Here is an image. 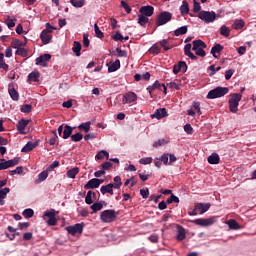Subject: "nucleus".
<instances>
[{
	"instance_id": "59",
	"label": "nucleus",
	"mask_w": 256,
	"mask_h": 256,
	"mask_svg": "<svg viewBox=\"0 0 256 256\" xmlns=\"http://www.w3.org/2000/svg\"><path fill=\"white\" fill-rule=\"evenodd\" d=\"M208 69L211 71L210 76H213L217 71H221L222 67L218 66V67L215 68V65L213 64L210 67H208Z\"/></svg>"
},
{
	"instance_id": "20",
	"label": "nucleus",
	"mask_w": 256,
	"mask_h": 256,
	"mask_svg": "<svg viewBox=\"0 0 256 256\" xmlns=\"http://www.w3.org/2000/svg\"><path fill=\"white\" fill-rule=\"evenodd\" d=\"M28 124H29V120H25V119H21V120L18 122L17 130H18V132H19L21 135H25V134H26L25 128L27 127Z\"/></svg>"
},
{
	"instance_id": "63",
	"label": "nucleus",
	"mask_w": 256,
	"mask_h": 256,
	"mask_svg": "<svg viewBox=\"0 0 256 256\" xmlns=\"http://www.w3.org/2000/svg\"><path fill=\"white\" fill-rule=\"evenodd\" d=\"M116 52H117L118 57H127V51H125V50L116 48Z\"/></svg>"
},
{
	"instance_id": "13",
	"label": "nucleus",
	"mask_w": 256,
	"mask_h": 256,
	"mask_svg": "<svg viewBox=\"0 0 256 256\" xmlns=\"http://www.w3.org/2000/svg\"><path fill=\"white\" fill-rule=\"evenodd\" d=\"M138 99V96L136 93L128 92L127 94L122 97V104H130L135 103Z\"/></svg>"
},
{
	"instance_id": "24",
	"label": "nucleus",
	"mask_w": 256,
	"mask_h": 256,
	"mask_svg": "<svg viewBox=\"0 0 256 256\" xmlns=\"http://www.w3.org/2000/svg\"><path fill=\"white\" fill-rule=\"evenodd\" d=\"M113 188H114V185L110 183L108 185L102 186L100 189V192L102 193V195H106L108 193L111 196H113L114 195Z\"/></svg>"
},
{
	"instance_id": "32",
	"label": "nucleus",
	"mask_w": 256,
	"mask_h": 256,
	"mask_svg": "<svg viewBox=\"0 0 256 256\" xmlns=\"http://www.w3.org/2000/svg\"><path fill=\"white\" fill-rule=\"evenodd\" d=\"M121 68V62L120 60H116L115 62H112L108 68V71L114 72V71H118Z\"/></svg>"
},
{
	"instance_id": "64",
	"label": "nucleus",
	"mask_w": 256,
	"mask_h": 256,
	"mask_svg": "<svg viewBox=\"0 0 256 256\" xmlns=\"http://www.w3.org/2000/svg\"><path fill=\"white\" fill-rule=\"evenodd\" d=\"M140 195H142L143 199H147L149 196V190L148 189H142L140 190Z\"/></svg>"
},
{
	"instance_id": "34",
	"label": "nucleus",
	"mask_w": 256,
	"mask_h": 256,
	"mask_svg": "<svg viewBox=\"0 0 256 256\" xmlns=\"http://www.w3.org/2000/svg\"><path fill=\"white\" fill-rule=\"evenodd\" d=\"M26 44L23 43L21 40L13 38L12 43H11V47L14 49H20L22 47H24Z\"/></svg>"
},
{
	"instance_id": "5",
	"label": "nucleus",
	"mask_w": 256,
	"mask_h": 256,
	"mask_svg": "<svg viewBox=\"0 0 256 256\" xmlns=\"http://www.w3.org/2000/svg\"><path fill=\"white\" fill-rule=\"evenodd\" d=\"M216 14L213 11H200L198 18L204 23H213L216 20Z\"/></svg>"
},
{
	"instance_id": "17",
	"label": "nucleus",
	"mask_w": 256,
	"mask_h": 256,
	"mask_svg": "<svg viewBox=\"0 0 256 256\" xmlns=\"http://www.w3.org/2000/svg\"><path fill=\"white\" fill-rule=\"evenodd\" d=\"M99 187V179L98 178H93L90 179L85 185L84 189L85 190H91V189H96Z\"/></svg>"
},
{
	"instance_id": "54",
	"label": "nucleus",
	"mask_w": 256,
	"mask_h": 256,
	"mask_svg": "<svg viewBox=\"0 0 256 256\" xmlns=\"http://www.w3.org/2000/svg\"><path fill=\"white\" fill-rule=\"evenodd\" d=\"M153 163V158H140L139 164L140 165H151Z\"/></svg>"
},
{
	"instance_id": "29",
	"label": "nucleus",
	"mask_w": 256,
	"mask_h": 256,
	"mask_svg": "<svg viewBox=\"0 0 256 256\" xmlns=\"http://www.w3.org/2000/svg\"><path fill=\"white\" fill-rule=\"evenodd\" d=\"M72 134H73V127L68 125L64 126L62 138L68 139Z\"/></svg>"
},
{
	"instance_id": "30",
	"label": "nucleus",
	"mask_w": 256,
	"mask_h": 256,
	"mask_svg": "<svg viewBox=\"0 0 256 256\" xmlns=\"http://www.w3.org/2000/svg\"><path fill=\"white\" fill-rule=\"evenodd\" d=\"M40 73L38 71H33L28 75V82H39Z\"/></svg>"
},
{
	"instance_id": "62",
	"label": "nucleus",
	"mask_w": 256,
	"mask_h": 256,
	"mask_svg": "<svg viewBox=\"0 0 256 256\" xmlns=\"http://www.w3.org/2000/svg\"><path fill=\"white\" fill-rule=\"evenodd\" d=\"M112 38L115 41H124V37L120 32H116V34Z\"/></svg>"
},
{
	"instance_id": "1",
	"label": "nucleus",
	"mask_w": 256,
	"mask_h": 256,
	"mask_svg": "<svg viewBox=\"0 0 256 256\" xmlns=\"http://www.w3.org/2000/svg\"><path fill=\"white\" fill-rule=\"evenodd\" d=\"M228 93H229L228 87L218 86V87L214 88L213 90H211L210 92H208V94L206 95V99L214 100V99L222 98L225 95H227Z\"/></svg>"
},
{
	"instance_id": "39",
	"label": "nucleus",
	"mask_w": 256,
	"mask_h": 256,
	"mask_svg": "<svg viewBox=\"0 0 256 256\" xmlns=\"http://www.w3.org/2000/svg\"><path fill=\"white\" fill-rule=\"evenodd\" d=\"M81 44L77 41L74 42V46H72V52L75 53L76 56H80L81 55Z\"/></svg>"
},
{
	"instance_id": "48",
	"label": "nucleus",
	"mask_w": 256,
	"mask_h": 256,
	"mask_svg": "<svg viewBox=\"0 0 256 256\" xmlns=\"http://www.w3.org/2000/svg\"><path fill=\"white\" fill-rule=\"evenodd\" d=\"M169 143V141L165 140V139H161L159 141L153 142L152 146L153 148H158L164 145H167Z\"/></svg>"
},
{
	"instance_id": "18",
	"label": "nucleus",
	"mask_w": 256,
	"mask_h": 256,
	"mask_svg": "<svg viewBox=\"0 0 256 256\" xmlns=\"http://www.w3.org/2000/svg\"><path fill=\"white\" fill-rule=\"evenodd\" d=\"M210 207H211V204L209 203H206V204L198 203V204H195V211H200V215H203V213L208 212Z\"/></svg>"
},
{
	"instance_id": "41",
	"label": "nucleus",
	"mask_w": 256,
	"mask_h": 256,
	"mask_svg": "<svg viewBox=\"0 0 256 256\" xmlns=\"http://www.w3.org/2000/svg\"><path fill=\"white\" fill-rule=\"evenodd\" d=\"M79 173V169L76 167V168H73L69 171H67V177L69 179H75L76 178V175Z\"/></svg>"
},
{
	"instance_id": "11",
	"label": "nucleus",
	"mask_w": 256,
	"mask_h": 256,
	"mask_svg": "<svg viewBox=\"0 0 256 256\" xmlns=\"http://www.w3.org/2000/svg\"><path fill=\"white\" fill-rule=\"evenodd\" d=\"M169 116V113H167V109L161 108V109H156L153 114L150 115L151 119H163Z\"/></svg>"
},
{
	"instance_id": "56",
	"label": "nucleus",
	"mask_w": 256,
	"mask_h": 256,
	"mask_svg": "<svg viewBox=\"0 0 256 256\" xmlns=\"http://www.w3.org/2000/svg\"><path fill=\"white\" fill-rule=\"evenodd\" d=\"M94 29H95L96 37L98 39H103L104 38V33L102 32V30H99V27H98L97 24L94 25Z\"/></svg>"
},
{
	"instance_id": "8",
	"label": "nucleus",
	"mask_w": 256,
	"mask_h": 256,
	"mask_svg": "<svg viewBox=\"0 0 256 256\" xmlns=\"http://www.w3.org/2000/svg\"><path fill=\"white\" fill-rule=\"evenodd\" d=\"M216 220H217V217H211L208 219L201 218L196 220H190V222L200 227H209V226H212L214 223H216Z\"/></svg>"
},
{
	"instance_id": "50",
	"label": "nucleus",
	"mask_w": 256,
	"mask_h": 256,
	"mask_svg": "<svg viewBox=\"0 0 256 256\" xmlns=\"http://www.w3.org/2000/svg\"><path fill=\"white\" fill-rule=\"evenodd\" d=\"M160 51H161V47H160V46H157V45H153V46H151V48L149 49V52H150L152 55H159V54H160Z\"/></svg>"
},
{
	"instance_id": "42",
	"label": "nucleus",
	"mask_w": 256,
	"mask_h": 256,
	"mask_svg": "<svg viewBox=\"0 0 256 256\" xmlns=\"http://www.w3.org/2000/svg\"><path fill=\"white\" fill-rule=\"evenodd\" d=\"M83 138H84V135L81 133H76L70 136L71 141L75 143L80 142L81 140H83Z\"/></svg>"
},
{
	"instance_id": "52",
	"label": "nucleus",
	"mask_w": 256,
	"mask_h": 256,
	"mask_svg": "<svg viewBox=\"0 0 256 256\" xmlns=\"http://www.w3.org/2000/svg\"><path fill=\"white\" fill-rule=\"evenodd\" d=\"M15 55H20V56H22V57H27L28 52H27V50H26L24 47H19V48L16 50Z\"/></svg>"
},
{
	"instance_id": "27",
	"label": "nucleus",
	"mask_w": 256,
	"mask_h": 256,
	"mask_svg": "<svg viewBox=\"0 0 256 256\" xmlns=\"http://www.w3.org/2000/svg\"><path fill=\"white\" fill-rule=\"evenodd\" d=\"M10 193V189L9 188H4L2 190H0V205L4 206L5 205V201L4 199L7 198V195Z\"/></svg>"
},
{
	"instance_id": "7",
	"label": "nucleus",
	"mask_w": 256,
	"mask_h": 256,
	"mask_svg": "<svg viewBox=\"0 0 256 256\" xmlns=\"http://www.w3.org/2000/svg\"><path fill=\"white\" fill-rule=\"evenodd\" d=\"M20 163V158H13L6 160L5 158L0 159V170H6L10 167L18 166Z\"/></svg>"
},
{
	"instance_id": "28",
	"label": "nucleus",
	"mask_w": 256,
	"mask_h": 256,
	"mask_svg": "<svg viewBox=\"0 0 256 256\" xmlns=\"http://www.w3.org/2000/svg\"><path fill=\"white\" fill-rule=\"evenodd\" d=\"M9 94L13 101H19V93L12 84H9Z\"/></svg>"
},
{
	"instance_id": "44",
	"label": "nucleus",
	"mask_w": 256,
	"mask_h": 256,
	"mask_svg": "<svg viewBox=\"0 0 256 256\" xmlns=\"http://www.w3.org/2000/svg\"><path fill=\"white\" fill-rule=\"evenodd\" d=\"M113 181L115 183V184H113L114 189H120L121 186H122V179H121V177L120 176H115Z\"/></svg>"
},
{
	"instance_id": "19",
	"label": "nucleus",
	"mask_w": 256,
	"mask_h": 256,
	"mask_svg": "<svg viewBox=\"0 0 256 256\" xmlns=\"http://www.w3.org/2000/svg\"><path fill=\"white\" fill-rule=\"evenodd\" d=\"M223 50H224V46L220 44H216L215 46L212 47L211 54L213 55L214 58L219 59L220 54Z\"/></svg>"
},
{
	"instance_id": "14",
	"label": "nucleus",
	"mask_w": 256,
	"mask_h": 256,
	"mask_svg": "<svg viewBox=\"0 0 256 256\" xmlns=\"http://www.w3.org/2000/svg\"><path fill=\"white\" fill-rule=\"evenodd\" d=\"M52 33H53V30H43V32L41 33L40 39L45 45L49 44L53 39Z\"/></svg>"
},
{
	"instance_id": "25",
	"label": "nucleus",
	"mask_w": 256,
	"mask_h": 256,
	"mask_svg": "<svg viewBox=\"0 0 256 256\" xmlns=\"http://www.w3.org/2000/svg\"><path fill=\"white\" fill-rule=\"evenodd\" d=\"M208 164L219 165L220 164L219 154L213 153L210 157H208Z\"/></svg>"
},
{
	"instance_id": "12",
	"label": "nucleus",
	"mask_w": 256,
	"mask_h": 256,
	"mask_svg": "<svg viewBox=\"0 0 256 256\" xmlns=\"http://www.w3.org/2000/svg\"><path fill=\"white\" fill-rule=\"evenodd\" d=\"M51 58H52L51 54L41 55L40 57L36 58L35 65L46 67L47 66V61H50Z\"/></svg>"
},
{
	"instance_id": "35",
	"label": "nucleus",
	"mask_w": 256,
	"mask_h": 256,
	"mask_svg": "<svg viewBox=\"0 0 256 256\" xmlns=\"http://www.w3.org/2000/svg\"><path fill=\"white\" fill-rule=\"evenodd\" d=\"M78 129L80 131H84L86 134H88L91 130V122L82 123L78 126Z\"/></svg>"
},
{
	"instance_id": "31",
	"label": "nucleus",
	"mask_w": 256,
	"mask_h": 256,
	"mask_svg": "<svg viewBox=\"0 0 256 256\" xmlns=\"http://www.w3.org/2000/svg\"><path fill=\"white\" fill-rule=\"evenodd\" d=\"M49 177V172L43 171L42 173L38 174V178L35 180V184H39L44 182Z\"/></svg>"
},
{
	"instance_id": "55",
	"label": "nucleus",
	"mask_w": 256,
	"mask_h": 256,
	"mask_svg": "<svg viewBox=\"0 0 256 256\" xmlns=\"http://www.w3.org/2000/svg\"><path fill=\"white\" fill-rule=\"evenodd\" d=\"M4 23L8 26L9 29L15 27V20L11 19L10 16L4 20Z\"/></svg>"
},
{
	"instance_id": "36",
	"label": "nucleus",
	"mask_w": 256,
	"mask_h": 256,
	"mask_svg": "<svg viewBox=\"0 0 256 256\" xmlns=\"http://www.w3.org/2000/svg\"><path fill=\"white\" fill-rule=\"evenodd\" d=\"M230 229H233L234 231H238V229H241L240 224L236 220H228L227 222Z\"/></svg>"
},
{
	"instance_id": "43",
	"label": "nucleus",
	"mask_w": 256,
	"mask_h": 256,
	"mask_svg": "<svg viewBox=\"0 0 256 256\" xmlns=\"http://www.w3.org/2000/svg\"><path fill=\"white\" fill-rule=\"evenodd\" d=\"M220 35L223 36V37L228 38L229 35H230L229 28L227 26H225V25L221 26V28H220Z\"/></svg>"
},
{
	"instance_id": "47",
	"label": "nucleus",
	"mask_w": 256,
	"mask_h": 256,
	"mask_svg": "<svg viewBox=\"0 0 256 256\" xmlns=\"http://www.w3.org/2000/svg\"><path fill=\"white\" fill-rule=\"evenodd\" d=\"M32 110H33V106H31L30 104L22 105L20 108V111L26 114L30 113Z\"/></svg>"
},
{
	"instance_id": "46",
	"label": "nucleus",
	"mask_w": 256,
	"mask_h": 256,
	"mask_svg": "<svg viewBox=\"0 0 256 256\" xmlns=\"http://www.w3.org/2000/svg\"><path fill=\"white\" fill-rule=\"evenodd\" d=\"M58 213L59 212H56L55 209H51V210L45 211L44 216L48 217L49 219H52V218H55Z\"/></svg>"
},
{
	"instance_id": "22",
	"label": "nucleus",
	"mask_w": 256,
	"mask_h": 256,
	"mask_svg": "<svg viewBox=\"0 0 256 256\" xmlns=\"http://www.w3.org/2000/svg\"><path fill=\"white\" fill-rule=\"evenodd\" d=\"M94 200H96V193L92 190H88L85 197V203L87 205H91L93 204Z\"/></svg>"
},
{
	"instance_id": "2",
	"label": "nucleus",
	"mask_w": 256,
	"mask_h": 256,
	"mask_svg": "<svg viewBox=\"0 0 256 256\" xmlns=\"http://www.w3.org/2000/svg\"><path fill=\"white\" fill-rule=\"evenodd\" d=\"M117 217L118 212L114 209H107L100 213V220L103 223H112L113 221H115V219H117Z\"/></svg>"
},
{
	"instance_id": "45",
	"label": "nucleus",
	"mask_w": 256,
	"mask_h": 256,
	"mask_svg": "<svg viewBox=\"0 0 256 256\" xmlns=\"http://www.w3.org/2000/svg\"><path fill=\"white\" fill-rule=\"evenodd\" d=\"M148 22H149V19L147 18V16H144V15H142V14H140V15L138 16V24H139L140 26H145L146 23H148Z\"/></svg>"
},
{
	"instance_id": "26",
	"label": "nucleus",
	"mask_w": 256,
	"mask_h": 256,
	"mask_svg": "<svg viewBox=\"0 0 256 256\" xmlns=\"http://www.w3.org/2000/svg\"><path fill=\"white\" fill-rule=\"evenodd\" d=\"M190 11L189 3L187 0L182 1V5L180 6V12L182 16L188 15Z\"/></svg>"
},
{
	"instance_id": "21",
	"label": "nucleus",
	"mask_w": 256,
	"mask_h": 256,
	"mask_svg": "<svg viewBox=\"0 0 256 256\" xmlns=\"http://www.w3.org/2000/svg\"><path fill=\"white\" fill-rule=\"evenodd\" d=\"M104 205H107L105 201L102 202H96L90 206V209H92L91 215H94V213H97L98 211H101L104 207Z\"/></svg>"
},
{
	"instance_id": "16",
	"label": "nucleus",
	"mask_w": 256,
	"mask_h": 256,
	"mask_svg": "<svg viewBox=\"0 0 256 256\" xmlns=\"http://www.w3.org/2000/svg\"><path fill=\"white\" fill-rule=\"evenodd\" d=\"M139 13L145 17H151L154 14V7L153 6H143L139 9Z\"/></svg>"
},
{
	"instance_id": "61",
	"label": "nucleus",
	"mask_w": 256,
	"mask_h": 256,
	"mask_svg": "<svg viewBox=\"0 0 256 256\" xmlns=\"http://www.w3.org/2000/svg\"><path fill=\"white\" fill-rule=\"evenodd\" d=\"M120 4H121V7L124 8V11H126L128 14L131 12V8H130V6L127 4L126 1L121 0Z\"/></svg>"
},
{
	"instance_id": "10",
	"label": "nucleus",
	"mask_w": 256,
	"mask_h": 256,
	"mask_svg": "<svg viewBox=\"0 0 256 256\" xmlns=\"http://www.w3.org/2000/svg\"><path fill=\"white\" fill-rule=\"evenodd\" d=\"M173 74H178L179 72L185 73L188 71V65L186 62L180 61L178 64L173 65Z\"/></svg>"
},
{
	"instance_id": "6",
	"label": "nucleus",
	"mask_w": 256,
	"mask_h": 256,
	"mask_svg": "<svg viewBox=\"0 0 256 256\" xmlns=\"http://www.w3.org/2000/svg\"><path fill=\"white\" fill-rule=\"evenodd\" d=\"M173 18V14L167 11L161 12L156 19V26L167 25V23L171 22Z\"/></svg>"
},
{
	"instance_id": "49",
	"label": "nucleus",
	"mask_w": 256,
	"mask_h": 256,
	"mask_svg": "<svg viewBox=\"0 0 256 256\" xmlns=\"http://www.w3.org/2000/svg\"><path fill=\"white\" fill-rule=\"evenodd\" d=\"M52 133H53V136L49 140L50 146H54L57 143V141L59 140L56 130L52 131Z\"/></svg>"
},
{
	"instance_id": "3",
	"label": "nucleus",
	"mask_w": 256,
	"mask_h": 256,
	"mask_svg": "<svg viewBox=\"0 0 256 256\" xmlns=\"http://www.w3.org/2000/svg\"><path fill=\"white\" fill-rule=\"evenodd\" d=\"M242 100V94H231L229 99V109L231 113L236 114L238 112L239 103Z\"/></svg>"
},
{
	"instance_id": "53",
	"label": "nucleus",
	"mask_w": 256,
	"mask_h": 256,
	"mask_svg": "<svg viewBox=\"0 0 256 256\" xmlns=\"http://www.w3.org/2000/svg\"><path fill=\"white\" fill-rule=\"evenodd\" d=\"M9 174H10L11 176H14V175H21V174H23V167H22V166H18V167H16L15 170L9 171Z\"/></svg>"
},
{
	"instance_id": "38",
	"label": "nucleus",
	"mask_w": 256,
	"mask_h": 256,
	"mask_svg": "<svg viewBox=\"0 0 256 256\" xmlns=\"http://www.w3.org/2000/svg\"><path fill=\"white\" fill-rule=\"evenodd\" d=\"M97 160H103L106 158V160H109V153L105 150H101L100 152L97 153L96 157Z\"/></svg>"
},
{
	"instance_id": "60",
	"label": "nucleus",
	"mask_w": 256,
	"mask_h": 256,
	"mask_svg": "<svg viewBox=\"0 0 256 256\" xmlns=\"http://www.w3.org/2000/svg\"><path fill=\"white\" fill-rule=\"evenodd\" d=\"M148 240L153 244H157L159 242V236L157 234H152L149 236Z\"/></svg>"
},
{
	"instance_id": "23",
	"label": "nucleus",
	"mask_w": 256,
	"mask_h": 256,
	"mask_svg": "<svg viewBox=\"0 0 256 256\" xmlns=\"http://www.w3.org/2000/svg\"><path fill=\"white\" fill-rule=\"evenodd\" d=\"M38 145L39 142H28L24 147H22L21 152L28 153L33 151Z\"/></svg>"
},
{
	"instance_id": "15",
	"label": "nucleus",
	"mask_w": 256,
	"mask_h": 256,
	"mask_svg": "<svg viewBox=\"0 0 256 256\" xmlns=\"http://www.w3.org/2000/svg\"><path fill=\"white\" fill-rule=\"evenodd\" d=\"M186 238H187L186 229L181 225H177V236H176L177 241L182 242Z\"/></svg>"
},
{
	"instance_id": "57",
	"label": "nucleus",
	"mask_w": 256,
	"mask_h": 256,
	"mask_svg": "<svg viewBox=\"0 0 256 256\" xmlns=\"http://www.w3.org/2000/svg\"><path fill=\"white\" fill-rule=\"evenodd\" d=\"M173 202L174 203H179L180 200H179V198L176 195L171 194V196L167 199L166 203L172 204Z\"/></svg>"
},
{
	"instance_id": "51",
	"label": "nucleus",
	"mask_w": 256,
	"mask_h": 256,
	"mask_svg": "<svg viewBox=\"0 0 256 256\" xmlns=\"http://www.w3.org/2000/svg\"><path fill=\"white\" fill-rule=\"evenodd\" d=\"M34 210L31 208H27L24 210V212H22V215H24L25 218H31L34 216Z\"/></svg>"
},
{
	"instance_id": "9",
	"label": "nucleus",
	"mask_w": 256,
	"mask_h": 256,
	"mask_svg": "<svg viewBox=\"0 0 256 256\" xmlns=\"http://www.w3.org/2000/svg\"><path fill=\"white\" fill-rule=\"evenodd\" d=\"M66 231L72 236H75L77 233L81 234L84 231V223H77L75 225L67 226Z\"/></svg>"
},
{
	"instance_id": "40",
	"label": "nucleus",
	"mask_w": 256,
	"mask_h": 256,
	"mask_svg": "<svg viewBox=\"0 0 256 256\" xmlns=\"http://www.w3.org/2000/svg\"><path fill=\"white\" fill-rule=\"evenodd\" d=\"M245 23L243 20H235L234 23L232 24V28L235 30H240L244 27Z\"/></svg>"
},
{
	"instance_id": "4",
	"label": "nucleus",
	"mask_w": 256,
	"mask_h": 256,
	"mask_svg": "<svg viewBox=\"0 0 256 256\" xmlns=\"http://www.w3.org/2000/svg\"><path fill=\"white\" fill-rule=\"evenodd\" d=\"M207 48V45L204 41L198 39L193 41V51H195V54L200 56V57H205L206 52L204 49Z\"/></svg>"
},
{
	"instance_id": "58",
	"label": "nucleus",
	"mask_w": 256,
	"mask_h": 256,
	"mask_svg": "<svg viewBox=\"0 0 256 256\" xmlns=\"http://www.w3.org/2000/svg\"><path fill=\"white\" fill-rule=\"evenodd\" d=\"M100 167L102 168V170H104L106 172L111 169L112 163L109 161H106V162L102 163Z\"/></svg>"
},
{
	"instance_id": "33",
	"label": "nucleus",
	"mask_w": 256,
	"mask_h": 256,
	"mask_svg": "<svg viewBox=\"0 0 256 256\" xmlns=\"http://www.w3.org/2000/svg\"><path fill=\"white\" fill-rule=\"evenodd\" d=\"M188 33V26H182L177 30H174V36L179 37Z\"/></svg>"
},
{
	"instance_id": "37",
	"label": "nucleus",
	"mask_w": 256,
	"mask_h": 256,
	"mask_svg": "<svg viewBox=\"0 0 256 256\" xmlns=\"http://www.w3.org/2000/svg\"><path fill=\"white\" fill-rule=\"evenodd\" d=\"M70 4L72 7H76L77 9L85 6V0H70Z\"/></svg>"
}]
</instances>
